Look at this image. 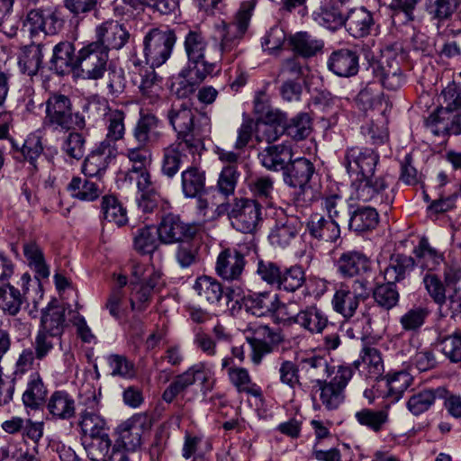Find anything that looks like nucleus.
Returning a JSON list of instances; mask_svg holds the SVG:
<instances>
[{"instance_id":"412c9836","label":"nucleus","mask_w":461,"mask_h":461,"mask_svg":"<svg viewBox=\"0 0 461 461\" xmlns=\"http://www.w3.org/2000/svg\"><path fill=\"white\" fill-rule=\"evenodd\" d=\"M95 36V42L103 45L109 54L111 50H118L123 48L129 41L130 33L122 23L109 20L96 27Z\"/></svg>"},{"instance_id":"1a4fd4ad","label":"nucleus","mask_w":461,"mask_h":461,"mask_svg":"<svg viewBox=\"0 0 461 461\" xmlns=\"http://www.w3.org/2000/svg\"><path fill=\"white\" fill-rule=\"evenodd\" d=\"M353 376L351 366H339L335 376L318 384L320 400L329 411L338 409L345 400V388Z\"/></svg>"},{"instance_id":"7ed1b4c3","label":"nucleus","mask_w":461,"mask_h":461,"mask_svg":"<svg viewBox=\"0 0 461 461\" xmlns=\"http://www.w3.org/2000/svg\"><path fill=\"white\" fill-rule=\"evenodd\" d=\"M218 215L226 213L231 227L241 233H253L262 221V206L254 199L234 198L217 206Z\"/></svg>"},{"instance_id":"bf43d9fd","label":"nucleus","mask_w":461,"mask_h":461,"mask_svg":"<svg viewBox=\"0 0 461 461\" xmlns=\"http://www.w3.org/2000/svg\"><path fill=\"white\" fill-rule=\"evenodd\" d=\"M283 131L295 140H304L312 132V119L307 113H300L285 122Z\"/></svg>"},{"instance_id":"37998d69","label":"nucleus","mask_w":461,"mask_h":461,"mask_svg":"<svg viewBox=\"0 0 461 461\" xmlns=\"http://www.w3.org/2000/svg\"><path fill=\"white\" fill-rule=\"evenodd\" d=\"M150 147L139 145L126 149L125 156L131 163V167L126 172L125 178L133 180L134 173L147 170L151 164L152 154Z\"/></svg>"},{"instance_id":"6e6552de","label":"nucleus","mask_w":461,"mask_h":461,"mask_svg":"<svg viewBox=\"0 0 461 461\" xmlns=\"http://www.w3.org/2000/svg\"><path fill=\"white\" fill-rule=\"evenodd\" d=\"M353 198L362 203L384 204L388 207L393 196L388 193L389 184L383 176H364L356 178L352 184Z\"/></svg>"},{"instance_id":"8fccbe9b","label":"nucleus","mask_w":461,"mask_h":461,"mask_svg":"<svg viewBox=\"0 0 461 461\" xmlns=\"http://www.w3.org/2000/svg\"><path fill=\"white\" fill-rule=\"evenodd\" d=\"M162 78L154 71V68L147 70L141 75L140 90L142 96L149 104H155L160 100L163 92Z\"/></svg>"},{"instance_id":"f8f14e48","label":"nucleus","mask_w":461,"mask_h":461,"mask_svg":"<svg viewBox=\"0 0 461 461\" xmlns=\"http://www.w3.org/2000/svg\"><path fill=\"white\" fill-rule=\"evenodd\" d=\"M379 158V154L372 149L350 147L346 149L344 165L348 173L356 178L373 176Z\"/></svg>"},{"instance_id":"de8ad7c7","label":"nucleus","mask_w":461,"mask_h":461,"mask_svg":"<svg viewBox=\"0 0 461 461\" xmlns=\"http://www.w3.org/2000/svg\"><path fill=\"white\" fill-rule=\"evenodd\" d=\"M42 44H30L23 49L19 58V67L23 74L30 77L36 75L41 66L43 59Z\"/></svg>"},{"instance_id":"e2e57ef3","label":"nucleus","mask_w":461,"mask_h":461,"mask_svg":"<svg viewBox=\"0 0 461 461\" xmlns=\"http://www.w3.org/2000/svg\"><path fill=\"white\" fill-rule=\"evenodd\" d=\"M14 0H0V32L13 37L16 35L19 26L18 16L12 14Z\"/></svg>"},{"instance_id":"dca6fc26","label":"nucleus","mask_w":461,"mask_h":461,"mask_svg":"<svg viewBox=\"0 0 461 461\" xmlns=\"http://www.w3.org/2000/svg\"><path fill=\"white\" fill-rule=\"evenodd\" d=\"M314 173L315 167L310 159L303 157L291 158L283 171V178L287 185L299 188L304 194L310 189L308 184Z\"/></svg>"},{"instance_id":"c85d7f7f","label":"nucleus","mask_w":461,"mask_h":461,"mask_svg":"<svg viewBox=\"0 0 461 461\" xmlns=\"http://www.w3.org/2000/svg\"><path fill=\"white\" fill-rule=\"evenodd\" d=\"M66 323V309L51 302L41 311L39 331L61 338Z\"/></svg>"},{"instance_id":"ddd939ff","label":"nucleus","mask_w":461,"mask_h":461,"mask_svg":"<svg viewBox=\"0 0 461 461\" xmlns=\"http://www.w3.org/2000/svg\"><path fill=\"white\" fill-rule=\"evenodd\" d=\"M164 136L162 121L152 113L140 111L132 129V137L137 144L152 148L161 143Z\"/></svg>"},{"instance_id":"864d4df0","label":"nucleus","mask_w":461,"mask_h":461,"mask_svg":"<svg viewBox=\"0 0 461 461\" xmlns=\"http://www.w3.org/2000/svg\"><path fill=\"white\" fill-rule=\"evenodd\" d=\"M232 384L240 393H246L256 398L262 397V391L259 386L252 383L249 374L243 367H230L228 371Z\"/></svg>"},{"instance_id":"393cba45","label":"nucleus","mask_w":461,"mask_h":461,"mask_svg":"<svg viewBox=\"0 0 461 461\" xmlns=\"http://www.w3.org/2000/svg\"><path fill=\"white\" fill-rule=\"evenodd\" d=\"M287 321L313 334L321 333L329 323L328 316L324 311L315 304L306 306L300 310L298 313L288 316Z\"/></svg>"},{"instance_id":"aec40b11","label":"nucleus","mask_w":461,"mask_h":461,"mask_svg":"<svg viewBox=\"0 0 461 461\" xmlns=\"http://www.w3.org/2000/svg\"><path fill=\"white\" fill-rule=\"evenodd\" d=\"M327 68L339 77H351L359 71V54L357 50L341 48L330 53Z\"/></svg>"},{"instance_id":"09e8293b","label":"nucleus","mask_w":461,"mask_h":461,"mask_svg":"<svg viewBox=\"0 0 461 461\" xmlns=\"http://www.w3.org/2000/svg\"><path fill=\"white\" fill-rule=\"evenodd\" d=\"M306 281L305 272L299 265L282 269L276 289L287 293H294L303 286Z\"/></svg>"},{"instance_id":"5701e85b","label":"nucleus","mask_w":461,"mask_h":461,"mask_svg":"<svg viewBox=\"0 0 461 461\" xmlns=\"http://www.w3.org/2000/svg\"><path fill=\"white\" fill-rule=\"evenodd\" d=\"M353 372L357 370L366 379L377 380L384 373V362L380 351L373 347H365L361 350L359 359L348 365Z\"/></svg>"},{"instance_id":"a18cd8bd","label":"nucleus","mask_w":461,"mask_h":461,"mask_svg":"<svg viewBox=\"0 0 461 461\" xmlns=\"http://www.w3.org/2000/svg\"><path fill=\"white\" fill-rule=\"evenodd\" d=\"M331 303L335 312L345 318H350L355 314L360 302L349 292L348 285L341 284L336 290Z\"/></svg>"},{"instance_id":"72a5a7b5","label":"nucleus","mask_w":461,"mask_h":461,"mask_svg":"<svg viewBox=\"0 0 461 461\" xmlns=\"http://www.w3.org/2000/svg\"><path fill=\"white\" fill-rule=\"evenodd\" d=\"M48 390L38 372H32L26 379V387L22 400L26 408L37 410L46 401Z\"/></svg>"},{"instance_id":"20e7f679","label":"nucleus","mask_w":461,"mask_h":461,"mask_svg":"<svg viewBox=\"0 0 461 461\" xmlns=\"http://www.w3.org/2000/svg\"><path fill=\"white\" fill-rule=\"evenodd\" d=\"M44 123L54 130L66 131L86 127L85 117L79 112L73 111L69 97L58 93L51 94L46 101Z\"/></svg>"},{"instance_id":"bb28decb","label":"nucleus","mask_w":461,"mask_h":461,"mask_svg":"<svg viewBox=\"0 0 461 461\" xmlns=\"http://www.w3.org/2000/svg\"><path fill=\"white\" fill-rule=\"evenodd\" d=\"M77 52L75 53V46L69 41H60L53 48V55L50 59V69L59 76L76 73Z\"/></svg>"},{"instance_id":"a19ab883","label":"nucleus","mask_w":461,"mask_h":461,"mask_svg":"<svg viewBox=\"0 0 461 461\" xmlns=\"http://www.w3.org/2000/svg\"><path fill=\"white\" fill-rule=\"evenodd\" d=\"M199 300L208 304L218 303L223 296L221 284L213 277L202 276L197 277L194 285Z\"/></svg>"},{"instance_id":"052dcab7","label":"nucleus","mask_w":461,"mask_h":461,"mask_svg":"<svg viewBox=\"0 0 461 461\" xmlns=\"http://www.w3.org/2000/svg\"><path fill=\"white\" fill-rule=\"evenodd\" d=\"M425 11L438 23L451 19L456 13L455 0H425Z\"/></svg>"},{"instance_id":"79ce46f5","label":"nucleus","mask_w":461,"mask_h":461,"mask_svg":"<svg viewBox=\"0 0 461 461\" xmlns=\"http://www.w3.org/2000/svg\"><path fill=\"white\" fill-rule=\"evenodd\" d=\"M24 301L23 294L13 285L7 283L0 286V309L5 314L17 315Z\"/></svg>"},{"instance_id":"13d9d810","label":"nucleus","mask_w":461,"mask_h":461,"mask_svg":"<svg viewBox=\"0 0 461 461\" xmlns=\"http://www.w3.org/2000/svg\"><path fill=\"white\" fill-rule=\"evenodd\" d=\"M101 209L104 215V219L108 222H113L117 226L121 227L126 224V222L128 221L126 209L114 196H104L102 200Z\"/></svg>"},{"instance_id":"cd10ccee","label":"nucleus","mask_w":461,"mask_h":461,"mask_svg":"<svg viewBox=\"0 0 461 461\" xmlns=\"http://www.w3.org/2000/svg\"><path fill=\"white\" fill-rule=\"evenodd\" d=\"M293 158L292 149L286 144L268 145L258 153L260 164L267 170L284 171Z\"/></svg>"},{"instance_id":"a878e982","label":"nucleus","mask_w":461,"mask_h":461,"mask_svg":"<svg viewBox=\"0 0 461 461\" xmlns=\"http://www.w3.org/2000/svg\"><path fill=\"white\" fill-rule=\"evenodd\" d=\"M306 230L312 239L322 242L334 243L340 238L339 223L318 213L311 215Z\"/></svg>"},{"instance_id":"5fc2aeb1","label":"nucleus","mask_w":461,"mask_h":461,"mask_svg":"<svg viewBox=\"0 0 461 461\" xmlns=\"http://www.w3.org/2000/svg\"><path fill=\"white\" fill-rule=\"evenodd\" d=\"M439 389H425L413 393L406 402V408L414 416L428 411L435 403Z\"/></svg>"},{"instance_id":"6ab92c4d","label":"nucleus","mask_w":461,"mask_h":461,"mask_svg":"<svg viewBox=\"0 0 461 461\" xmlns=\"http://www.w3.org/2000/svg\"><path fill=\"white\" fill-rule=\"evenodd\" d=\"M335 267L338 274L343 278H353L370 274L372 262L363 252L348 250L339 257Z\"/></svg>"},{"instance_id":"774afa93","label":"nucleus","mask_w":461,"mask_h":461,"mask_svg":"<svg viewBox=\"0 0 461 461\" xmlns=\"http://www.w3.org/2000/svg\"><path fill=\"white\" fill-rule=\"evenodd\" d=\"M440 106L446 112H453L461 108V86L452 83L445 87L440 95Z\"/></svg>"},{"instance_id":"a211bd4d","label":"nucleus","mask_w":461,"mask_h":461,"mask_svg":"<svg viewBox=\"0 0 461 461\" xmlns=\"http://www.w3.org/2000/svg\"><path fill=\"white\" fill-rule=\"evenodd\" d=\"M204 147L193 148L186 142L176 140L163 149V158L161 162V172L168 178L174 177L179 171L181 166L187 160L188 151L193 156L200 153Z\"/></svg>"},{"instance_id":"e433bc0d","label":"nucleus","mask_w":461,"mask_h":461,"mask_svg":"<svg viewBox=\"0 0 461 461\" xmlns=\"http://www.w3.org/2000/svg\"><path fill=\"white\" fill-rule=\"evenodd\" d=\"M212 73L198 68L185 67L179 74L181 79L175 86V94L179 98H187L193 95L197 86Z\"/></svg>"},{"instance_id":"49530a36","label":"nucleus","mask_w":461,"mask_h":461,"mask_svg":"<svg viewBox=\"0 0 461 461\" xmlns=\"http://www.w3.org/2000/svg\"><path fill=\"white\" fill-rule=\"evenodd\" d=\"M340 6L322 3L319 10L312 14L313 19L320 25L336 31L344 26L345 16L339 9Z\"/></svg>"},{"instance_id":"6e6d98bb","label":"nucleus","mask_w":461,"mask_h":461,"mask_svg":"<svg viewBox=\"0 0 461 461\" xmlns=\"http://www.w3.org/2000/svg\"><path fill=\"white\" fill-rule=\"evenodd\" d=\"M373 298L379 307L389 311L398 304L400 294L396 285L386 281V283L379 284L373 289Z\"/></svg>"},{"instance_id":"4c0bfd02","label":"nucleus","mask_w":461,"mask_h":461,"mask_svg":"<svg viewBox=\"0 0 461 461\" xmlns=\"http://www.w3.org/2000/svg\"><path fill=\"white\" fill-rule=\"evenodd\" d=\"M94 177L75 176L68 185L71 196L82 201H94L102 194L101 180H93Z\"/></svg>"},{"instance_id":"f3484780","label":"nucleus","mask_w":461,"mask_h":461,"mask_svg":"<svg viewBox=\"0 0 461 461\" xmlns=\"http://www.w3.org/2000/svg\"><path fill=\"white\" fill-rule=\"evenodd\" d=\"M116 146L100 142L95 149L86 158L82 166V172L86 176L95 177L101 180L111 161L115 158Z\"/></svg>"},{"instance_id":"4468645a","label":"nucleus","mask_w":461,"mask_h":461,"mask_svg":"<svg viewBox=\"0 0 461 461\" xmlns=\"http://www.w3.org/2000/svg\"><path fill=\"white\" fill-rule=\"evenodd\" d=\"M208 41L198 29L189 30L184 38V49L187 57L188 68H198L212 73L215 64L205 59Z\"/></svg>"},{"instance_id":"69168bd1","label":"nucleus","mask_w":461,"mask_h":461,"mask_svg":"<svg viewBox=\"0 0 461 461\" xmlns=\"http://www.w3.org/2000/svg\"><path fill=\"white\" fill-rule=\"evenodd\" d=\"M107 363L113 376H120L127 379L135 375L134 364L123 355H109L107 357Z\"/></svg>"},{"instance_id":"338daca9","label":"nucleus","mask_w":461,"mask_h":461,"mask_svg":"<svg viewBox=\"0 0 461 461\" xmlns=\"http://www.w3.org/2000/svg\"><path fill=\"white\" fill-rule=\"evenodd\" d=\"M443 354L453 363L461 367V331H455L440 339Z\"/></svg>"},{"instance_id":"9d476101","label":"nucleus","mask_w":461,"mask_h":461,"mask_svg":"<svg viewBox=\"0 0 461 461\" xmlns=\"http://www.w3.org/2000/svg\"><path fill=\"white\" fill-rule=\"evenodd\" d=\"M249 254V248L243 246L223 249L217 257L216 274L224 281H240L247 265L246 258Z\"/></svg>"},{"instance_id":"f03ea898","label":"nucleus","mask_w":461,"mask_h":461,"mask_svg":"<svg viewBox=\"0 0 461 461\" xmlns=\"http://www.w3.org/2000/svg\"><path fill=\"white\" fill-rule=\"evenodd\" d=\"M256 4L257 0L242 1L234 20L229 23H222L220 50L221 59L228 63L233 62L240 53L238 47L248 31Z\"/></svg>"},{"instance_id":"680f3d73","label":"nucleus","mask_w":461,"mask_h":461,"mask_svg":"<svg viewBox=\"0 0 461 461\" xmlns=\"http://www.w3.org/2000/svg\"><path fill=\"white\" fill-rule=\"evenodd\" d=\"M302 368L308 372L316 385L325 381L333 373V368L329 366L327 359L322 357H312L303 359Z\"/></svg>"},{"instance_id":"9b49d317","label":"nucleus","mask_w":461,"mask_h":461,"mask_svg":"<svg viewBox=\"0 0 461 461\" xmlns=\"http://www.w3.org/2000/svg\"><path fill=\"white\" fill-rule=\"evenodd\" d=\"M199 230L198 223L185 222L179 215L173 213L165 215L157 228L159 241L164 244L193 240Z\"/></svg>"},{"instance_id":"2f4dec72","label":"nucleus","mask_w":461,"mask_h":461,"mask_svg":"<svg viewBox=\"0 0 461 461\" xmlns=\"http://www.w3.org/2000/svg\"><path fill=\"white\" fill-rule=\"evenodd\" d=\"M348 230L357 234L371 231L379 222L377 211L371 206H357L348 212Z\"/></svg>"},{"instance_id":"0e129e2a","label":"nucleus","mask_w":461,"mask_h":461,"mask_svg":"<svg viewBox=\"0 0 461 461\" xmlns=\"http://www.w3.org/2000/svg\"><path fill=\"white\" fill-rule=\"evenodd\" d=\"M81 429L85 435L91 438L102 436L105 432V420L95 412H81V420L79 422Z\"/></svg>"},{"instance_id":"2eb2a0df","label":"nucleus","mask_w":461,"mask_h":461,"mask_svg":"<svg viewBox=\"0 0 461 461\" xmlns=\"http://www.w3.org/2000/svg\"><path fill=\"white\" fill-rule=\"evenodd\" d=\"M151 429V421L145 414H135L118 427L119 441L127 451H135L142 442V436Z\"/></svg>"},{"instance_id":"7c9ffc66","label":"nucleus","mask_w":461,"mask_h":461,"mask_svg":"<svg viewBox=\"0 0 461 461\" xmlns=\"http://www.w3.org/2000/svg\"><path fill=\"white\" fill-rule=\"evenodd\" d=\"M181 190L185 198H200L206 194V173L190 166L181 172Z\"/></svg>"},{"instance_id":"c9c22d12","label":"nucleus","mask_w":461,"mask_h":461,"mask_svg":"<svg viewBox=\"0 0 461 461\" xmlns=\"http://www.w3.org/2000/svg\"><path fill=\"white\" fill-rule=\"evenodd\" d=\"M47 410L55 419L69 420L75 416L76 402L68 392L55 391L47 402Z\"/></svg>"},{"instance_id":"4d7b16f0","label":"nucleus","mask_w":461,"mask_h":461,"mask_svg":"<svg viewBox=\"0 0 461 461\" xmlns=\"http://www.w3.org/2000/svg\"><path fill=\"white\" fill-rule=\"evenodd\" d=\"M411 377L405 371L396 372L389 375L387 378V392L384 395L389 403L398 402L406 389L410 386Z\"/></svg>"},{"instance_id":"0eeeda50","label":"nucleus","mask_w":461,"mask_h":461,"mask_svg":"<svg viewBox=\"0 0 461 461\" xmlns=\"http://www.w3.org/2000/svg\"><path fill=\"white\" fill-rule=\"evenodd\" d=\"M245 332L252 350L251 359L255 364H259L262 357L271 353L283 340L280 332L258 322L249 323Z\"/></svg>"},{"instance_id":"39448f33","label":"nucleus","mask_w":461,"mask_h":461,"mask_svg":"<svg viewBox=\"0 0 461 461\" xmlns=\"http://www.w3.org/2000/svg\"><path fill=\"white\" fill-rule=\"evenodd\" d=\"M176 42V32L168 27L152 28L145 34L143 54L150 68H158L169 59Z\"/></svg>"},{"instance_id":"f704fd0d","label":"nucleus","mask_w":461,"mask_h":461,"mask_svg":"<svg viewBox=\"0 0 461 461\" xmlns=\"http://www.w3.org/2000/svg\"><path fill=\"white\" fill-rule=\"evenodd\" d=\"M416 263L412 257L393 254L390 257L388 266L384 270V279L396 285L404 280L413 271Z\"/></svg>"},{"instance_id":"ea45409f","label":"nucleus","mask_w":461,"mask_h":461,"mask_svg":"<svg viewBox=\"0 0 461 461\" xmlns=\"http://www.w3.org/2000/svg\"><path fill=\"white\" fill-rule=\"evenodd\" d=\"M292 50L303 58H312L321 52L324 47L322 40L307 32H299L289 38Z\"/></svg>"},{"instance_id":"58836bf2","label":"nucleus","mask_w":461,"mask_h":461,"mask_svg":"<svg viewBox=\"0 0 461 461\" xmlns=\"http://www.w3.org/2000/svg\"><path fill=\"white\" fill-rule=\"evenodd\" d=\"M104 121L106 129L105 139L101 142L113 144L124 138L125 135V113L122 110L111 109L104 106Z\"/></svg>"},{"instance_id":"473e14b6","label":"nucleus","mask_w":461,"mask_h":461,"mask_svg":"<svg viewBox=\"0 0 461 461\" xmlns=\"http://www.w3.org/2000/svg\"><path fill=\"white\" fill-rule=\"evenodd\" d=\"M374 75L382 86L388 90H397L404 81L402 68L395 59H381L374 67Z\"/></svg>"},{"instance_id":"c756f323","label":"nucleus","mask_w":461,"mask_h":461,"mask_svg":"<svg viewBox=\"0 0 461 461\" xmlns=\"http://www.w3.org/2000/svg\"><path fill=\"white\" fill-rule=\"evenodd\" d=\"M302 225L295 218L277 221L268 234L270 244L278 249H285L296 239Z\"/></svg>"},{"instance_id":"f257e3e1","label":"nucleus","mask_w":461,"mask_h":461,"mask_svg":"<svg viewBox=\"0 0 461 461\" xmlns=\"http://www.w3.org/2000/svg\"><path fill=\"white\" fill-rule=\"evenodd\" d=\"M169 124L176 132L177 140L185 141L189 146L204 147L203 140L211 132V118L205 113L195 117L185 104L172 105L167 112Z\"/></svg>"},{"instance_id":"603ef678","label":"nucleus","mask_w":461,"mask_h":461,"mask_svg":"<svg viewBox=\"0 0 461 461\" xmlns=\"http://www.w3.org/2000/svg\"><path fill=\"white\" fill-rule=\"evenodd\" d=\"M413 252L418 258L420 267L429 272L436 270L444 259L443 255L432 248L428 240L424 238L420 240Z\"/></svg>"},{"instance_id":"b1692460","label":"nucleus","mask_w":461,"mask_h":461,"mask_svg":"<svg viewBox=\"0 0 461 461\" xmlns=\"http://www.w3.org/2000/svg\"><path fill=\"white\" fill-rule=\"evenodd\" d=\"M375 25L373 14L363 6L351 8L345 16L344 27L356 39L371 34Z\"/></svg>"},{"instance_id":"c03bdc74","label":"nucleus","mask_w":461,"mask_h":461,"mask_svg":"<svg viewBox=\"0 0 461 461\" xmlns=\"http://www.w3.org/2000/svg\"><path fill=\"white\" fill-rule=\"evenodd\" d=\"M23 254L28 266L34 270L36 279L40 280L41 278L49 277L50 269L46 264L43 251L36 242L30 241L24 243Z\"/></svg>"},{"instance_id":"3c124183","label":"nucleus","mask_w":461,"mask_h":461,"mask_svg":"<svg viewBox=\"0 0 461 461\" xmlns=\"http://www.w3.org/2000/svg\"><path fill=\"white\" fill-rule=\"evenodd\" d=\"M159 239L157 229L146 226L138 229L134 234V249L141 255L152 254L158 247Z\"/></svg>"},{"instance_id":"4be33fe9","label":"nucleus","mask_w":461,"mask_h":461,"mask_svg":"<svg viewBox=\"0 0 461 461\" xmlns=\"http://www.w3.org/2000/svg\"><path fill=\"white\" fill-rule=\"evenodd\" d=\"M242 305L248 312L256 316H265L268 313L285 309V305L279 306L278 297L271 292L249 291L242 297Z\"/></svg>"},{"instance_id":"423d86ee","label":"nucleus","mask_w":461,"mask_h":461,"mask_svg":"<svg viewBox=\"0 0 461 461\" xmlns=\"http://www.w3.org/2000/svg\"><path fill=\"white\" fill-rule=\"evenodd\" d=\"M108 60L109 54L103 45L89 42L77 50L75 74L86 80L101 79L107 71Z\"/></svg>"}]
</instances>
